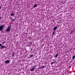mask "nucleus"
I'll list each match as a JSON object with an SVG mask.
<instances>
[{
    "label": "nucleus",
    "mask_w": 75,
    "mask_h": 75,
    "mask_svg": "<svg viewBox=\"0 0 75 75\" xmlns=\"http://www.w3.org/2000/svg\"><path fill=\"white\" fill-rule=\"evenodd\" d=\"M55 31L54 30L53 31L52 33V35H54L55 34Z\"/></svg>",
    "instance_id": "6e6552de"
},
{
    "label": "nucleus",
    "mask_w": 75,
    "mask_h": 75,
    "mask_svg": "<svg viewBox=\"0 0 75 75\" xmlns=\"http://www.w3.org/2000/svg\"><path fill=\"white\" fill-rule=\"evenodd\" d=\"M3 25H2L0 26V31L1 32H3Z\"/></svg>",
    "instance_id": "7ed1b4c3"
},
{
    "label": "nucleus",
    "mask_w": 75,
    "mask_h": 75,
    "mask_svg": "<svg viewBox=\"0 0 75 75\" xmlns=\"http://www.w3.org/2000/svg\"><path fill=\"white\" fill-rule=\"evenodd\" d=\"M35 69V68L33 67L32 69H30V71H31V72H33V71H34Z\"/></svg>",
    "instance_id": "39448f33"
},
{
    "label": "nucleus",
    "mask_w": 75,
    "mask_h": 75,
    "mask_svg": "<svg viewBox=\"0 0 75 75\" xmlns=\"http://www.w3.org/2000/svg\"><path fill=\"white\" fill-rule=\"evenodd\" d=\"M32 50H33V49H31V50H30V51H32Z\"/></svg>",
    "instance_id": "b1692460"
},
{
    "label": "nucleus",
    "mask_w": 75,
    "mask_h": 75,
    "mask_svg": "<svg viewBox=\"0 0 75 75\" xmlns=\"http://www.w3.org/2000/svg\"><path fill=\"white\" fill-rule=\"evenodd\" d=\"M69 71V70H67V72H68Z\"/></svg>",
    "instance_id": "393cba45"
},
{
    "label": "nucleus",
    "mask_w": 75,
    "mask_h": 75,
    "mask_svg": "<svg viewBox=\"0 0 75 75\" xmlns=\"http://www.w3.org/2000/svg\"><path fill=\"white\" fill-rule=\"evenodd\" d=\"M12 21H15V20H14V19H12Z\"/></svg>",
    "instance_id": "6ab92c4d"
},
{
    "label": "nucleus",
    "mask_w": 75,
    "mask_h": 75,
    "mask_svg": "<svg viewBox=\"0 0 75 75\" xmlns=\"http://www.w3.org/2000/svg\"><path fill=\"white\" fill-rule=\"evenodd\" d=\"M2 44H0V46H2Z\"/></svg>",
    "instance_id": "4be33fe9"
},
{
    "label": "nucleus",
    "mask_w": 75,
    "mask_h": 75,
    "mask_svg": "<svg viewBox=\"0 0 75 75\" xmlns=\"http://www.w3.org/2000/svg\"><path fill=\"white\" fill-rule=\"evenodd\" d=\"M9 62L10 61H9V60H6V61H5V64H9Z\"/></svg>",
    "instance_id": "20e7f679"
},
{
    "label": "nucleus",
    "mask_w": 75,
    "mask_h": 75,
    "mask_svg": "<svg viewBox=\"0 0 75 75\" xmlns=\"http://www.w3.org/2000/svg\"><path fill=\"white\" fill-rule=\"evenodd\" d=\"M6 48V47H5L4 46H2L1 47V49H3V48Z\"/></svg>",
    "instance_id": "0eeeda50"
},
{
    "label": "nucleus",
    "mask_w": 75,
    "mask_h": 75,
    "mask_svg": "<svg viewBox=\"0 0 75 75\" xmlns=\"http://www.w3.org/2000/svg\"><path fill=\"white\" fill-rule=\"evenodd\" d=\"M37 4H35V5L33 6V7L34 8H35V7H36L37 6Z\"/></svg>",
    "instance_id": "f8f14e48"
},
{
    "label": "nucleus",
    "mask_w": 75,
    "mask_h": 75,
    "mask_svg": "<svg viewBox=\"0 0 75 75\" xmlns=\"http://www.w3.org/2000/svg\"><path fill=\"white\" fill-rule=\"evenodd\" d=\"M15 54V53H13V54L12 55V57H14V55Z\"/></svg>",
    "instance_id": "f3484780"
},
{
    "label": "nucleus",
    "mask_w": 75,
    "mask_h": 75,
    "mask_svg": "<svg viewBox=\"0 0 75 75\" xmlns=\"http://www.w3.org/2000/svg\"><path fill=\"white\" fill-rule=\"evenodd\" d=\"M58 53H57V54H56V55L55 56V58H57L58 56Z\"/></svg>",
    "instance_id": "1a4fd4ad"
},
{
    "label": "nucleus",
    "mask_w": 75,
    "mask_h": 75,
    "mask_svg": "<svg viewBox=\"0 0 75 75\" xmlns=\"http://www.w3.org/2000/svg\"><path fill=\"white\" fill-rule=\"evenodd\" d=\"M12 25H9L8 28H7L6 30V32H8V31H10V28H11V27Z\"/></svg>",
    "instance_id": "f257e3e1"
},
{
    "label": "nucleus",
    "mask_w": 75,
    "mask_h": 75,
    "mask_svg": "<svg viewBox=\"0 0 75 75\" xmlns=\"http://www.w3.org/2000/svg\"><path fill=\"white\" fill-rule=\"evenodd\" d=\"M73 32H74V30H72L71 31L70 34H72V33H73Z\"/></svg>",
    "instance_id": "a211bd4d"
},
{
    "label": "nucleus",
    "mask_w": 75,
    "mask_h": 75,
    "mask_svg": "<svg viewBox=\"0 0 75 75\" xmlns=\"http://www.w3.org/2000/svg\"><path fill=\"white\" fill-rule=\"evenodd\" d=\"M55 62H55V61H54V62H52L51 63V64L52 65L53 64H55Z\"/></svg>",
    "instance_id": "9d476101"
},
{
    "label": "nucleus",
    "mask_w": 75,
    "mask_h": 75,
    "mask_svg": "<svg viewBox=\"0 0 75 75\" xmlns=\"http://www.w3.org/2000/svg\"><path fill=\"white\" fill-rule=\"evenodd\" d=\"M9 18H12L11 17H9Z\"/></svg>",
    "instance_id": "5701e85b"
},
{
    "label": "nucleus",
    "mask_w": 75,
    "mask_h": 75,
    "mask_svg": "<svg viewBox=\"0 0 75 75\" xmlns=\"http://www.w3.org/2000/svg\"><path fill=\"white\" fill-rule=\"evenodd\" d=\"M6 41H4L3 42L2 44H5V43H6Z\"/></svg>",
    "instance_id": "dca6fc26"
},
{
    "label": "nucleus",
    "mask_w": 75,
    "mask_h": 75,
    "mask_svg": "<svg viewBox=\"0 0 75 75\" xmlns=\"http://www.w3.org/2000/svg\"><path fill=\"white\" fill-rule=\"evenodd\" d=\"M10 15L11 16H12V17H13V16H14V13H11Z\"/></svg>",
    "instance_id": "9b49d317"
},
{
    "label": "nucleus",
    "mask_w": 75,
    "mask_h": 75,
    "mask_svg": "<svg viewBox=\"0 0 75 75\" xmlns=\"http://www.w3.org/2000/svg\"><path fill=\"white\" fill-rule=\"evenodd\" d=\"M28 47H30V46H32V45H32V44H33V43H32V42L31 41L28 42Z\"/></svg>",
    "instance_id": "f03ea898"
},
{
    "label": "nucleus",
    "mask_w": 75,
    "mask_h": 75,
    "mask_svg": "<svg viewBox=\"0 0 75 75\" xmlns=\"http://www.w3.org/2000/svg\"><path fill=\"white\" fill-rule=\"evenodd\" d=\"M57 27L56 26V27H55L53 29V30L54 31H55V30H57Z\"/></svg>",
    "instance_id": "423d86ee"
},
{
    "label": "nucleus",
    "mask_w": 75,
    "mask_h": 75,
    "mask_svg": "<svg viewBox=\"0 0 75 75\" xmlns=\"http://www.w3.org/2000/svg\"><path fill=\"white\" fill-rule=\"evenodd\" d=\"M75 56H73L72 57V59H75Z\"/></svg>",
    "instance_id": "ddd939ff"
},
{
    "label": "nucleus",
    "mask_w": 75,
    "mask_h": 75,
    "mask_svg": "<svg viewBox=\"0 0 75 75\" xmlns=\"http://www.w3.org/2000/svg\"><path fill=\"white\" fill-rule=\"evenodd\" d=\"M1 20V18L0 16V20Z\"/></svg>",
    "instance_id": "aec40b11"
},
{
    "label": "nucleus",
    "mask_w": 75,
    "mask_h": 75,
    "mask_svg": "<svg viewBox=\"0 0 75 75\" xmlns=\"http://www.w3.org/2000/svg\"><path fill=\"white\" fill-rule=\"evenodd\" d=\"M45 67V66H43L41 67V68H42V69H43Z\"/></svg>",
    "instance_id": "2eb2a0df"
},
{
    "label": "nucleus",
    "mask_w": 75,
    "mask_h": 75,
    "mask_svg": "<svg viewBox=\"0 0 75 75\" xmlns=\"http://www.w3.org/2000/svg\"><path fill=\"white\" fill-rule=\"evenodd\" d=\"M1 7L0 6V10H1Z\"/></svg>",
    "instance_id": "412c9836"
},
{
    "label": "nucleus",
    "mask_w": 75,
    "mask_h": 75,
    "mask_svg": "<svg viewBox=\"0 0 75 75\" xmlns=\"http://www.w3.org/2000/svg\"><path fill=\"white\" fill-rule=\"evenodd\" d=\"M33 57V54L30 55V56L29 57L30 58L31 57Z\"/></svg>",
    "instance_id": "4468645a"
}]
</instances>
